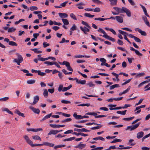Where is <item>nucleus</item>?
I'll list each match as a JSON object with an SVG mask.
<instances>
[{
    "label": "nucleus",
    "mask_w": 150,
    "mask_h": 150,
    "mask_svg": "<svg viewBox=\"0 0 150 150\" xmlns=\"http://www.w3.org/2000/svg\"><path fill=\"white\" fill-rule=\"evenodd\" d=\"M113 8L118 12V14L120 13H125L127 16L130 17L131 16V13L130 10L125 7H122V8H119L117 7H115Z\"/></svg>",
    "instance_id": "nucleus-1"
},
{
    "label": "nucleus",
    "mask_w": 150,
    "mask_h": 150,
    "mask_svg": "<svg viewBox=\"0 0 150 150\" xmlns=\"http://www.w3.org/2000/svg\"><path fill=\"white\" fill-rule=\"evenodd\" d=\"M16 55L18 57V59H14L13 60V62L16 63L18 65H20V63L22 62L23 60V59L21 55L18 53H16Z\"/></svg>",
    "instance_id": "nucleus-2"
},
{
    "label": "nucleus",
    "mask_w": 150,
    "mask_h": 150,
    "mask_svg": "<svg viewBox=\"0 0 150 150\" xmlns=\"http://www.w3.org/2000/svg\"><path fill=\"white\" fill-rule=\"evenodd\" d=\"M139 123L137 124L134 125L128 126L126 130H129L130 131L133 130L137 128L139 126Z\"/></svg>",
    "instance_id": "nucleus-3"
},
{
    "label": "nucleus",
    "mask_w": 150,
    "mask_h": 150,
    "mask_svg": "<svg viewBox=\"0 0 150 150\" xmlns=\"http://www.w3.org/2000/svg\"><path fill=\"white\" fill-rule=\"evenodd\" d=\"M80 29L85 34H87V33L86 32H89L90 30L89 28H87L86 27L84 26L83 27L82 26L80 27Z\"/></svg>",
    "instance_id": "nucleus-4"
},
{
    "label": "nucleus",
    "mask_w": 150,
    "mask_h": 150,
    "mask_svg": "<svg viewBox=\"0 0 150 150\" xmlns=\"http://www.w3.org/2000/svg\"><path fill=\"white\" fill-rule=\"evenodd\" d=\"M50 126L52 127L55 128H59L60 127H62L65 126V125L50 124Z\"/></svg>",
    "instance_id": "nucleus-5"
},
{
    "label": "nucleus",
    "mask_w": 150,
    "mask_h": 150,
    "mask_svg": "<svg viewBox=\"0 0 150 150\" xmlns=\"http://www.w3.org/2000/svg\"><path fill=\"white\" fill-rule=\"evenodd\" d=\"M29 108L31 109L35 113L39 114L40 112V110L39 109H36L32 106L29 107Z\"/></svg>",
    "instance_id": "nucleus-6"
},
{
    "label": "nucleus",
    "mask_w": 150,
    "mask_h": 150,
    "mask_svg": "<svg viewBox=\"0 0 150 150\" xmlns=\"http://www.w3.org/2000/svg\"><path fill=\"white\" fill-rule=\"evenodd\" d=\"M94 125H98V126H96V127H95L91 128V129L92 130L99 129L101 127L103 126V125H101V124H98L96 123V122H95Z\"/></svg>",
    "instance_id": "nucleus-7"
},
{
    "label": "nucleus",
    "mask_w": 150,
    "mask_h": 150,
    "mask_svg": "<svg viewBox=\"0 0 150 150\" xmlns=\"http://www.w3.org/2000/svg\"><path fill=\"white\" fill-rule=\"evenodd\" d=\"M41 54H38L37 56L38 57V59L35 58L34 59V61L36 63H38V61H41L42 62L45 61L43 60H41V58H44L42 57H41Z\"/></svg>",
    "instance_id": "nucleus-8"
},
{
    "label": "nucleus",
    "mask_w": 150,
    "mask_h": 150,
    "mask_svg": "<svg viewBox=\"0 0 150 150\" xmlns=\"http://www.w3.org/2000/svg\"><path fill=\"white\" fill-rule=\"evenodd\" d=\"M129 47L130 50L132 51H134L136 54L139 56H142L143 55L142 54L140 53L138 50L134 49L132 47Z\"/></svg>",
    "instance_id": "nucleus-9"
},
{
    "label": "nucleus",
    "mask_w": 150,
    "mask_h": 150,
    "mask_svg": "<svg viewBox=\"0 0 150 150\" xmlns=\"http://www.w3.org/2000/svg\"><path fill=\"white\" fill-rule=\"evenodd\" d=\"M23 138L26 142L30 145L32 143V141L29 139L28 136L27 135H25L23 136Z\"/></svg>",
    "instance_id": "nucleus-10"
},
{
    "label": "nucleus",
    "mask_w": 150,
    "mask_h": 150,
    "mask_svg": "<svg viewBox=\"0 0 150 150\" xmlns=\"http://www.w3.org/2000/svg\"><path fill=\"white\" fill-rule=\"evenodd\" d=\"M39 99V98L38 96H36L34 97V101L33 102L31 103V104L32 105H34L36 104L38 101Z\"/></svg>",
    "instance_id": "nucleus-11"
},
{
    "label": "nucleus",
    "mask_w": 150,
    "mask_h": 150,
    "mask_svg": "<svg viewBox=\"0 0 150 150\" xmlns=\"http://www.w3.org/2000/svg\"><path fill=\"white\" fill-rule=\"evenodd\" d=\"M58 14L59 17L62 19H64V18H66L68 17V15L66 13H59Z\"/></svg>",
    "instance_id": "nucleus-12"
},
{
    "label": "nucleus",
    "mask_w": 150,
    "mask_h": 150,
    "mask_svg": "<svg viewBox=\"0 0 150 150\" xmlns=\"http://www.w3.org/2000/svg\"><path fill=\"white\" fill-rule=\"evenodd\" d=\"M42 129L41 128H38L36 129H35L33 128L27 129V131L28 132L33 131L35 132H36L40 131H42Z\"/></svg>",
    "instance_id": "nucleus-13"
},
{
    "label": "nucleus",
    "mask_w": 150,
    "mask_h": 150,
    "mask_svg": "<svg viewBox=\"0 0 150 150\" xmlns=\"http://www.w3.org/2000/svg\"><path fill=\"white\" fill-rule=\"evenodd\" d=\"M116 20L119 22L122 23L123 22V19L122 17L120 16H116L115 17Z\"/></svg>",
    "instance_id": "nucleus-14"
},
{
    "label": "nucleus",
    "mask_w": 150,
    "mask_h": 150,
    "mask_svg": "<svg viewBox=\"0 0 150 150\" xmlns=\"http://www.w3.org/2000/svg\"><path fill=\"white\" fill-rule=\"evenodd\" d=\"M73 117L77 120H80L82 119V116L80 115H77L76 112L74 113Z\"/></svg>",
    "instance_id": "nucleus-15"
},
{
    "label": "nucleus",
    "mask_w": 150,
    "mask_h": 150,
    "mask_svg": "<svg viewBox=\"0 0 150 150\" xmlns=\"http://www.w3.org/2000/svg\"><path fill=\"white\" fill-rule=\"evenodd\" d=\"M65 65L66 67H67V69L68 70L71 71H73V70L72 68L70 67V63L69 62H67Z\"/></svg>",
    "instance_id": "nucleus-16"
},
{
    "label": "nucleus",
    "mask_w": 150,
    "mask_h": 150,
    "mask_svg": "<svg viewBox=\"0 0 150 150\" xmlns=\"http://www.w3.org/2000/svg\"><path fill=\"white\" fill-rule=\"evenodd\" d=\"M51 59L53 61H55L56 60V59L55 57L50 56H49L46 58H41V60H42L45 61L46 60H48V59Z\"/></svg>",
    "instance_id": "nucleus-17"
},
{
    "label": "nucleus",
    "mask_w": 150,
    "mask_h": 150,
    "mask_svg": "<svg viewBox=\"0 0 150 150\" xmlns=\"http://www.w3.org/2000/svg\"><path fill=\"white\" fill-rule=\"evenodd\" d=\"M59 131H58V130H51L48 133L47 135H50L51 134H56Z\"/></svg>",
    "instance_id": "nucleus-18"
},
{
    "label": "nucleus",
    "mask_w": 150,
    "mask_h": 150,
    "mask_svg": "<svg viewBox=\"0 0 150 150\" xmlns=\"http://www.w3.org/2000/svg\"><path fill=\"white\" fill-rule=\"evenodd\" d=\"M144 132H140L137 134V137L138 139H140L143 136Z\"/></svg>",
    "instance_id": "nucleus-19"
},
{
    "label": "nucleus",
    "mask_w": 150,
    "mask_h": 150,
    "mask_svg": "<svg viewBox=\"0 0 150 150\" xmlns=\"http://www.w3.org/2000/svg\"><path fill=\"white\" fill-rule=\"evenodd\" d=\"M52 113H51L50 114L47 115L42 119L41 121H44L46 119H48L52 116Z\"/></svg>",
    "instance_id": "nucleus-20"
},
{
    "label": "nucleus",
    "mask_w": 150,
    "mask_h": 150,
    "mask_svg": "<svg viewBox=\"0 0 150 150\" xmlns=\"http://www.w3.org/2000/svg\"><path fill=\"white\" fill-rule=\"evenodd\" d=\"M3 111H6L8 113L12 115H13V114L12 113V112H11V111H10L8 108H4L2 109V110Z\"/></svg>",
    "instance_id": "nucleus-21"
},
{
    "label": "nucleus",
    "mask_w": 150,
    "mask_h": 150,
    "mask_svg": "<svg viewBox=\"0 0 150 150\" xmlns=\"http://www.w3.org/2000/svg\"><path fill=\"white\" fill-rule=\"evenodd\" d=\"M134 118V116L130 117L124 118L122 119V120L126 121H131Z\"/></svg>",
    "instance_id": "nucleus-22"
},
{
    "label": "nucleus",
    "mask_w": 150,
    "mask_h": 150,
    "mask_svg": "<svg viewBox=\"0 0 150 150\" xmlns=\"http://www.w3.org/2000/svg\"><path fill=\"white\" fill-rule=\"evenodd\" d=\"M31 50L33 51L34 52L37 54L41 53L42 52V51L38 50V49L34 48L31 49Z\"/></svg>",
    "instance_id": "nucleus-23"
},
{
    "label": "nucleus",
    "mask_w": 150,
    "mask_h": 150,
    "mask_svg": "<svg viewBox=\"0 0 150 150\" xmlns=\"http://www.w3.org/2000/svg\"><path fill=\"white\" fill-rule=\"evenodd\" d=\"M72 85H70L67 87H64L63 88L62 91L64 92L67 91V90H69L72 87Z\"/></svg>",
    "instance_id": "nucleus-24"
},
{
    "label": "nucleus",
    "mask_w": 150,
    "mask_h": 150,
    "mask_svg": "<svg viewBox=\"0 0 150 150\" xmlns=\"http://www.w3.org/2000/svg\"><path fill=\"white\" fill-rule=\"evenodd\" d=\"M16 29L14 27L9 28L8 30V33H12L15 31Z\"/></svg>",
    "instance_id": "nucleus-25"
},
{
    "label": "nucleus",
    "mask_w": 150,
    "mask_h": 150,
    "mask_svg": "<svg viewBox=\"0 0 150 150\" xmlns=\"http://www.w3.org/2000/svg\"><path fill=\"white\" fill-rule=\"evenodd\" d=\"M14 112L17 114L19 116H21L23 117H24V114L23 113L17 110H16Z\"/></svg>",
    "instance_id": "nucleus-26"
},
{
    "label": "nucleus",
    "mask_w": 150,
    "mask_h": 150,
    "mask_svg": "<svg viewBox=\"0 0 150 150\" xmlns=\"http://www.w3.org/2000/svg\"><path fill=\"white\" fill-rule=\"evenodd\" d=\"M127 110H125L122 111H118L117 112V113L118 114H121L122 115H125L126 114Z\"/></svg>",
    "instance_id": "nucleus-27"
},
{
    "label": "nucleus",
    "mask_w": 150,
    "mask_h": 150,
    "mask_svg": "<svg viewBox=\"0 0 150 150\" xmlns=\"http://www.w3.org/2000/svg\"><path fill=\"white\" fill-rule=\"evenodd\" d=\"M93 139L95 140H100L102 141H104L105 140V139L101 137H95L93 138Z\"/></svg>",
    "instance_id": "nucleus-28"
},
{
    "label": "nucleus",
    "mask_w": 150,
    "mask_h": 150,
    "mask_svg": "<svg viewBox=\"0 0 150 150\" xmlns=\"http://www.w3.org/2000/svg\"><path fill=\"white\" fill-rule=\"evenodd\" d=\"M120 86L118 84H115L110 86V90H112L114 88H115L119 87Z\"/></svg>",
    "instance_id": "nucleus-29"
},
{
    "label": "nucleus",
    "mask_w": 150,
    "mask_h": 150,
    "mask_svg": "<svg viewBox=\"0 0 150 150\" xmlns=\"http://www.w3.org/2000/svg\"><path fill=\"white\" fill-rule=\"evenodd\" d=\"M43 95L44 96L45 98H47L48 97V93L47 89H45L44 90Z\"/></svg>",
    "instance_id": "nucleus-30"
},
{
    "label": "nucleus",
    "mask_w": 150,
    "mask_h": 150,
    "mask_svg": "<svg viewBox=\"0 0 150 150\" xmlns=\"http://www.w3.org/2000/svg\"><path fill=\"white\" fill-rule=\"evenodd\" d=\"M109 1L111 2V4L112 5L114 6L116 5L117 3V0H110Z\"/></svg>",
    "instance_id": "nucleus-31"
},
{
    "label": "nucleus",
    "mask_w": 150,
    "mask_h": 150,
    "mask_svg": "<svg viewBox=\"0 0 150 150\" xmlns=\"http://www.w3.org/2000/svg\"><path fill=\"white\" fill-rule=\"evenodd\" d=\"M35 80L34 79H31L28 80L27 83L28 84H33L35 83Z\"/></svg>",
    "instance_id": "nucleus-32"
},
{
    "label": "nucleus",
    "mask_w": 150,
    "mask_h": 150,
    "mask_svg": "<svg viewBox=\"0 0 150 150\" xmlns=\"http://www.w3.org/2000/svg\"><path fill=\"white\" fill-rule=\"evenodd\" d=\"M32 137V138L34 139L39 140L41 141L40 137L38 135L33 136Z\"/></svg>",
    "instance_id": "nucleus-33"
},
{
    "label": "nucleus",
    "mask_w": 150,
    "mask_h": 150,
    "mask_svg": "<svg viewBox=\"0 0 150 150\" xmlns=\"http://www.w3.org/2000/svg\"><path fill=\"white\" fill-rule=\"evenodd\" d=\"M81 23L83 24V25L86 26L87 28H91V27L86 22L82 21H81Z\"/></svg>",
    "instance_id": "nucleus-34"
},
{
    "label": "nucleus",
    "mask_w": 150,
    "mask_h": 150,
    "mask_svg": "<svg viewBox=\"0 0 150 150\" xmlns=\"http://www.w3.org/2000/svg\"><path fill=\"white\" fill-rule=\"evenodd\" d=\"M62 21L64 25H68L69 24L68 20L66 19H62Z\"/></svg>",
    "instance_id": "nucleus-35"
},
{
    "label": "nucleus",
    "mask_w": 150,
    "mask_h": 150,
    "mask_svg": "<svg viewBox=\"0 0 150 150\" xmlns=\"http://www.w3.org/2000/svg\"><path fill=\"white\" fill-rule=\"evenodd\" d=\"M84 15L86 17L91 18H93L94 16V15H91L90 13H85Z\"/></svg>",
    "instance_id": "nucleus-36"
},
{
    "label": "nucleus",
    "mask_w": 150,
    "mask_h": 150,
    "mask_svg": "<svg viewBox=\"0 0 150 150\" xmlns=\"http://www.w3.org/2000/svg\"><path fill=\"white\" fill-rule=\"evenodd\" d=\"M138 32L140 33L141 35L144 36H146V33L143 31H142L141 29L138 30Z\"/></svg>",
    "instance_id": "nucleus-37"
},
{
    "label": "nucleus",
    "mask_w": 150,
    "mask_h": 150,
    "mask_svg": "<svg viewBox=\"0 0 150 150\" xmlns=\"http://www.w3.org/2000/svg\"><path fill=\"white\" fill-rule=\"evenodd\" d=\"M98 31L103 33V35H105L106 33L105 31L101 28H99L98 30Z\"/></svg>",
    "instance_id": "nucleus-38"
},
{
    "label": "nucleus",
    "mask_w": 150,
    "mask_h": 150,
    "mask_svg": "<svg viewBox=\"0 0 150 150\" xmlns=\"http://www.w3.org/2000/svg\"><path fill=\"white\" fill-rule=\"evenodd\" d=\"M122 140L120 139H114L112 141L110 142V143H116L117 142H121Z\"/></svg>",
    "instance_id": "nucleus-39"
},
{
    "label": "nucleus",
    "mask_w": 150,
    "mask_h": 150,
    "mask_svg": "<svg viewBox=\"0 0 150 150\" xmlns=\"http://www.w3.org/2000/svg\"><path fill=\"white\" fill-rule=\"evenodd\" d=\"M54 62H50L49 61H46L44 62V64H47L48 65H52L54 64Z\"/></svg>",
    "instance_id": "nucleus-40"
},
{
    "label": "nucleus",
    "mask_w": 150,
    "mask_h": 150,
    "mask_svg": "<svg viewBox=\"0 0 150 150\" xmlns=\"http://www.w3.org/2000/svg\"><path fill=\"white\" fill-rule=\"evenodd\" d=\"M8 44L11 46H17L18 45L14 42L10 41L9 42Z\"/></svg>",
    "instance_id": "nucleus-41"
},
{
    "label": "nucleus",
    "mask_w": 150,
    "mask_h": 150,
    "mask_svg": "<svg viewBox=\"0 0 150 150\" xmlns=\"http://www.w3.org/2000/svg\"><path fill=\"white\" fill-rule=\"evenodd\" d=\"M103 37L106 38V39H107L108 40H111V39L112 38L109 36L106 33L105 35H103Z\"/></svg>",
    "instance_id": "nucleus-42"
},
{
    "label": "nucleus",
    "mask_w": 150,
    "mask_h": 150,
    "mask_svg": "<svg viewBox=\"0 0 150 150\" xmlns=\"http://www.w3.org/2000/svg\"><path fill=\"white\" fill-rule=\"evenodd\" d=\"M46 73L44 72H41L40 70H39L38 71V74L41 76H43L46 75Z\"/></svg>",
    "instance_id": "nucleus-43"
},
{
    "label": "nucleus",
    "mask_w": 150,
    "mask_h": 150,
    "mask_svg": "<svg viewBox=\"0 0 150 150\" xmlns=\"http://www.w3.org/2000/svg\"><path fill=\"white\" fill-rule=\"evenodd\" d=\"M75 139V137H70L69 138L65 139L63 140V141L64 142H65L66 141H70L74 139Z\"/></svg>",
    "instance_id": "nucleus-44"
},
{
    "label": "nucleus",
    "mask_w": 150,
    "mask_h": 150,
    "mask_svg": "<svg viewBox=\"0 0 150 150\" xmlns=\"http://www.w3.org/2000/svg\"><path fill=\"white\" fill-rule=\"evenodd\" d=\"M8 99V97H6L3 98H0V101H6Z\"/></svg>",
    "instance_id": "nucleus-45"
},
{
    "label": "nucleus",
    "mask_w": 150,
    "mask_h": 150,
    "mask_svg": "<svg viewBox=\"0 0 150 150\" xmlns=\"http://www.w3.org/2000/svg\"><path fill=\"white\" fill-rule=\"evenodd\" d=\"M94 20H97V21H103L105 20H106V19L105 18H96L94 19Z\"/></svg>",
    "instance_id": "nucleus-46"
},
{
    "label": "nucleus",
    "mask_w": 150,
    "mask_h": 150,
    "mask_svg": "<svg viewBox=\"0 0 150 150\" xmlns=\"http://www.w3.org/2000/svg\"><path fill=\"white\" fill-rule=\"evenodd\" d=\"M90 104L89 103H86V104H81L79 105H78V106H86L87 107H88L90 106Z\"/></svg>",
    "instance_id": "nucleus-47"
},
{
    "label": "nucleus",
    "mask_w": 150,
    "mask_h": 150,
    "mask_svg": "<svg viewBox=\"0 0 150 150\" xmlns=\"http://www.w3.org/2000/svg\"><path fill=\"white\" fill-rule=\"evenodd\" d=\"M87 85H88L89 87H94L95 85L92 82H90L88 83L87 84Z\"/></svg>",
    "instance_id": "nucleus-48"
},
{
    "label": "nucleus",
    "mask_w": 150,
    "mask_h": 150,
    "mask_svg": "<svg viewBox=\"0 0 150 150\" xmlns=\"http://www.w3.org/2000/svg\"><path fill=\"white\" fill-rule=\"evenodd\" d=\"M80 145V148L81 149H82L83 148H84L86 146V144H82L81 143V142H80L79 143Z\"/></svg>",
    "instance_id": "nucleus-49"
},
{
    "label": "nucleus",
    "mask_w": 150,
    "mask_h": 150,
    "mask_svg": "<svg viewBox=\"0 0 150 150\" xmlns=\"http://www.w3.org/2000/svg\"><path fill=\"white\" fill-rule=\"evenodd\" d=\"M86 81L85 80H79V81L78 83L81 84L83 85V84H85L86 83Z\"/></svg>",
    "instance_id": "nucleus-50"
},
{
    "label": "nucleus",
    "mask_w": 150,
    "mask_h": 150,
    "mask_svg": "<svg viewBox=\"0 0 150 150\" xmlns=\"http://www.w3.org/2000/svg\"><path fill=\"white\" fill-rule=\"evenodd\" d=\"M38 9V8L35 6H32L30 7V9L31 11L37 10Z\"/></svg>",
    "instance_id": "nucleus-51"
},
{
    "label": "nucleus",
    "mask_w": 150,
    "mask_h": 150,
    "mask_svg": "<svg viewBox=\"0 0 150 150\" xmlns=\"http://www.w3.org/2000/svg\"><path fill=\"white\" fill-rule=\"evenodd\" d=\"M90 131V130H87L84 128H83L81 129H80V132H89Z\"/></svg>",
    "instance_id": "nucleus-52"
},
{
    "label": "nucleus",
    "mask_w": 150,
    "mask_h": 150,
    "mask_svg": "<svg viewBox=\"0 0 150 150\" xmlns=\"http://www.w3.org/2000/svg\"><path fill=\"white\" fill-rule=\"evenodd\" d=\"M70 16L71 18H73V19L75 20H76L77 18L75 16L73 13H71L70 14Z\"/></svg>",
    "instance_id": "nucleus-53"
},
{
    "label": "nucleus",
    "mask_w": 150,
    "mask_h": 150,
    "mask_svg": "<svg viewBox=\"0 0 150 150\" xmlns=\"http://www.w3.org/2000/svg\"><path fill=\"white\" fill-rule=\"evenodd\" d=\"M61 102L62 103L64 104H68V103H70L71 102L68 100H61Z\"/></svg>",
    "instance_id": "nucleus-54"
},
{
    "label": "nucleus",
    "mask_w": 150,
    "mask_h": 150,
    "mask_svg": "<svg viewBox=\"0 0 150 150\" xmlns=\"http://www.w3.org/2000/svg\"><path fill=\"white\" fill-rule=\"evenodd\" d=\"M130 88H131V86H129L128 87V88L126 90H125L124 91H123L122 92V93L123 94H125L127 93L129 91V90H130Z\"/></svg>",
    "instance_id": "nucleus-55"
},
{
    "label": "nucleus",
    "mask_w": 150,
    "mask_h": 150,
    "mask_svg": "<svg viewBox=\"0 0 150 150\" xmlns=\"http://www.w3.org/2000/svg\"><path fill=\"white\" fill-rule=\"evenodd\" d=\"M134 40L135 41L137 42L140 43L141 42V40L137 37H134Z\"/></svg>",
    "instance_id": "nucleus-56"
},
{
    "label": "nucleus",
    "mask_w": 150,
    "mask_h": 150,
    "mask_svg": "<svg viewBox=\"0 0 150 150\" xmlns=\"http://www.w3.org/2000/svg\"><path fill=\"white\" fill-rule=\"evenodd\" d=\"M63 86L62 85H60L59 86L58 90L59 92H61L63 90Z\"/></svg>",
    "instance_id": "nucleus-57"
},
{
    "label": "nucleus",
    "mask_w": 150,
    "mask_h": 150,
    "mask_svg": "<svg viewBox=\"0 0 150 150\" xmlns=\"http://www.w3.org/2000/svg\"><path fill=\"white\" fill-rule=\"evenodd\" d=\"M140 109V108L139 106L137 107L136 108L135 110V111L136 110H138L136 112V113L138 114L141 111V110H139Z\"/></svg>",
    "instance_id": "nucleus-58"
},
{
    "label": "nucleus",
    "mask_w": 150,
    "mask_h": 150,
    "mask_svg": "<svg viewBox=\"0 0 150 150\" xmlns=\"http://www.w3.org/2000/svg\"><path fill=\"white\" fill-rule=\"evenodd\" d=\"M116 149L115 146L114 145L110 146L108 149H106L105 150H110L111 149Z\"/></svg>",
    "instance_id": "nucleus-59"
},
{
    "label": "nucleus",
    "mask_w": 150,
    "mask_h": 150,
    "mask_svg": "<svg viewBox=\"0 0 150 150\" xmlns=\"http://www.w3.org/2000/svg\"><path fill=\"white\" fill-rule=\"evenodd\" d=\"M93 11L95 12H98L100 11V8L98 7L94 9H93Z\"/></svg>",
    "instance_id": "nucleus-60"
},
{
    "label": "nucleus",
    "mask_w": 150,
    "mask_h": 150,
    "mask_svg": "<svg viewBox=\"0 0 150 150\" xmlns=\"http://www.w3.org/2000/svg\"><path fill=\"white\" fill-rule=\"evenodd\" d=\"M92 1L94 3L98 4H99L102 3V2L98 0H92Z\"/></svg>",
    "instance_id": "nucleus-61"
},
{
    "label": "nucleus",
    "mask_w": 150,
    "mask_h": 150,
    "mask_svg": "<svg viewBox=\"0 0 150 150\" xmlns=\"http://www.w3.org/2000/svg\"><path fill=\"white\" fill-rule=\"evenodd\" d=\"M117 43L121 45H122L123 44V41L119 39L117 41Z\"/></svg>",
    "instance_id": "nucleus-62"
},
{
    "label": "nucleus",
    "mask_w": 150,
    "mask_h": 150,
    "mask_svg": "<svg viewBox=\"0 0 150 150\" xmlns=\"http://www.w3.org/2000/svg\"><path fill=\"white\" fill-rule=\"evenodd\" d=\"M68 1H66L65 2L63 3L60 4V6H61L62 7H64L66 4L68 3Z\"/></svg>",
    "instance_id": "nucleus-63"
},
{
    "label": "nucleus",
    "mask_w": 150,
    "mask_h": 150,
    "mask_svg": "<svg viewBox=\"0 0 150 150\" xmlns=\"http://www.w3.org/2000/svg\"><path fill=\"white\" fill-rule=\"evenodd\" d=\"M48 91L50 93H52L54 91V88H50L48 90Z\"/></svg>",
    "instance_id": "nucleus-64"
}]
</instances>
